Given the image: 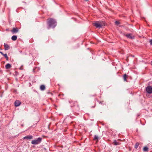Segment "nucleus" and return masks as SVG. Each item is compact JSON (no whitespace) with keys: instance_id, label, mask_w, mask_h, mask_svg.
Masks as SVG:
<instances>
[{"instance_id":"1a4fd4ad","label":"nucleus","mask_w":152,"mask_h":152,"mask_svg":"<svg viewBox=\"0 0 152 152\" xmlns=\"http://www.w3.org/2000/svg\"><path fill=\"white\" fill-rule=\"evenodd\" d=\"M21 104V102L18 100H16L15 102V106L16 107L19 106Z\"/></svg>"},{"instance_id":"2eb2a0df","label":"nucleus","mask_w":152,"mask_h":152,"mask_svg":"<svg viewBox=\"0 0 152 152\" xmlns=\"http://www.w3.org/2000/svg\"><path fill=\"white\" fill-rule=\"evenodd\" d=\"M143 150L145 151H147L148 150V148L147 147H144L143 148Z\"/></svg>"},{"instance_id":"ddd939ff","label":"nucleus","mask_w":152,"mask_h":152,"mask_svg":"<svg viewBox=\"0 0 152 152\" xmlns=\"http://www.w3.org/2000/svg\"><path fill=\"white\" fill-rule=\"evenodd\" d=\"M40 89L41 90L43 91L45 89V86L44 85H42L40 86Z\"/></svg>"},{"instance_id":"4468645a","label":"nucleus","mask_w":152,"mask_h":152,"mask_svg":"<svg viewBox=\"0 0 152 152\" xmlns=\"http://www.w3.org/2000/svg\"><path fill=\"white\" fill-rule=\"evenodd\" d=\"M128 77V76L126 75V74H124L123 76V78L124 81H126V78Z\"/></svg>"},{"instance_id":"a211bd4d","label":"nucleus","mask_w":152,"mask_h":152,"mask_svg":"<svg viewBox=\"0 0 152 152\" xmlns=\"http://www.w3.org/2000/svg\"><path fill=\"white\" fill-rule=\"evenodd\" d=\"M3 56L5 58H7V54H4Z\"/></svg>"},{"instance_id":"f03ea898","label":"nucleus","mask_w":152,"mask_h":152,"mask_svg":"<svg viewBox=\"0 0 152 152\" xmlns=\"http://www.w3.org/2000/svg\"><path fill=\"white\" fill-rule=\"evenodd\" d=\"M93 25L97 28H102L105 25L104 23L102 21L96 22L93 23Z\"/></svg>"},{"instance_id":"9d476101","label":"nucleus","mask_w":152,"mask_h":152,"mask_svg":"<svg viewBox=\"0 0 152 152\" xmlns=\"http://www.w3.org/2000/svg\"><path fill=\"white\" fill-rule=\"evenodd\" d=\"M11 65L10 64H7L5 65V68L7 69H9L11 67Z\"/></svg>"},{"instance_id":"20e7f679","label":"nucleus","mask_w":152,"mask_h":152,"mask_svg":"<svg viewBox=\"0 0 152 152\" xmlns=\"http://www.w3.org/2000/svg\"><path fill=\"white\" fill-rule=\"evenodd\" d=\"M42 141V138L39 137L36 139L34 140L31 141V143L33 145L38 144L41 142Z\"/></svg>"},{"instance_id":"aec40b11","label":"nucleus","mask_w":152,"mask_h":152,"mask_svg":"<svg viewBox=\"0 0 152 152\" xmlns=\"http://www.w3.org/2000/svg\"><path fill=\"white\" fill-rule=\"evenodd\" d=\"M115 23L117 24H118L119 23V22L118 21H116L115 22Z\"/></svg>"},{"instance_id":"423d86ee","label":"nucleus","mask_w":152,"mask_h":152,"mask_svg":"<svg viewBox=\"0 0 152 152\" xmlns=\"http://www.w3.org/2000/svg\"><path fill=\"white\" fill-rule=\"evenodd\" d=\"M18 31V29L17 28H13L12 30H11V32L13 34L17 33Z\"/></svg>"},{"instance_id":"f3484780","label":"nucleus","mask_w":152,"mask_h":152,"mask_svg":"<svg viewBox=\"0 0 152 152\" xmlns=\"http://www.w3.org/2000/svg\"><path fill=\"white\" fill-rule=\"evenodd\" d=\"M98 137L96 135H95L94 137V140H97V141H98Z\"/></svg>"},{"instance_id":"9b49d317","label":"nucleus","mask_w":152,"mask_h":152,"mask_svg":"<svg viewBox=\"0 0 152 152\" xmlns=\"http://www.w3.org/2000/svg\"><path fill=\"white\" fill-rule=\"evenodd\" d=\"M112 144L116 145L120 144V143L119 142H118L116 140H114L113 142L112 143Z\"/></svg>"},{"instance_id":"39448f33","label":"nucleus","mask_w":152,"mask_h":152,"mask_svg":"<svg viewBox=\"0 0 152 152\" xmlns=\"http://www.w3.org/2000/svg\"><path fill=\"white\" fill-rule=\"evenodd\" d=\"M124 35L130 39H133L134 38V36L131 34H124Z\"/></svg>"},{"instance_id":"0eeeda50","label":"nucleus","mask_w":152,"mask_h":152,"mask_svg":"<svg viewBox=\"0 0 152 152\" xmlns=\"http://www.w3.org/2000/svg\"><path fill=\"white\" fill-rule=\"evenodd\" d=\"M33 136L31 135H29L26 136L23 138V139L24 140L25 139H28V140H31L33 138Z\"/></svg>"},{"instance_id":"412c9836","label":"nucleus","mask_w":152,"mask_h":152,"mask_svg":"<svg viewBox=\"0 0 152 152\" xmlns=\"http://www.w3.org/2000/svg\"><path fill=\"white\" fill-rule=\"evenodd\" d=\"M0 53H1L2 55L4 54L1 51Z\"/></svg>"},{"instance_id":"7ed1b4c3","label":"nucleus","mask_w":152,"mask_h":152,"mask_svg":"<svg viewBox=\"0 0 152 152\" xmlns=\"http://www.w3.org/2000/svg\"><path fill=\"white\" fill-rule=\"evenodd\" d=\"M149 85L146 88V91L148 94H151L152 93V82L149 83Z\"/></svg>"},{"instance_id":"f257e3e1","label":"nucleus","mask_w":152,"mask_h":152,"mask_svg":"<svg viewBox=\"0 0 152 152\" xmlns=\"http://www.w3.org/2000/svg\"><path fill=\"white\" fill-rule=\"evenodd\" d=\"M47 28L49 29L50 28H54L56 26L57 22L53 18H50L47 20Z\"/></svg>"},{"instance_id":"6e6552de","label":"nucleus","mask_w":152,"mask_h":152,"mask_svg":"<svg viewBox=\"0 0 152 152\" xmlns=\"http://www.w3.org/2000/svg\"><path fill=\"white\" fill-rule=\"evenodd\" d=\"M4 47L5 50H7L10 49V46L7 44L4 43Z\"/></svg>"},{"instance_id":"dca6fc26","label":"nucleus","mask_w":152,"mask_h":152,"mask_svg":"<svg viewBox=\"0 0 152 152\" xmlns=\"http://www.w3.org/2000/svg\"><path fill=\"white\" fill-rule=\"evenodd\" d=\"M139 144L138 142L136 143L134 145V148L136 149L137 148H138Z\"/></svg>"},{"instance_id":"4be33fe9","label":"nucleus","mask_w":152,"mask_h":152,"mask_svg":"<svg viewBox=\"0 0 152 152\" xmlns=\"http://www.w3.org/2000/svg\"><path fill=\"white\" fill-rule=\"evenodd\" d=\"M6 58V60H8V56H7V58Z\"/></svg>"},{"instance_id":"6ab92c4d","label":"nucleus","mask_w":152,"mask_h":152,"mask_svg":"<svg viewBox=\"0 0 152 152\" xmlns=\"http://www.w3.org/2000/svg\"><path fill=\"white\" fill-rule=\"evenodd\" d=\"M150 44L151 45H152V39L150 41Z\"/></svg>"},{"instance_id":"f8f14e48","label":"nucleus","mask_w":152,"mask_h":152,"mask_svg":"<svg viewBox=\"0 0 152 152\" xmlns=\"http://www.w3.org/2000/svg\"><path fill=\"white\" fill-rule=\"evenodd\" d=\"M17 37L16 36L13 35L11 39L13 41H15L17 39Z\"/></svg>"}]
</instances>
